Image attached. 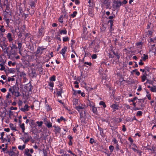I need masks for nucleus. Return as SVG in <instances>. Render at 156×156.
Listing matches in <instances>:
<instances>
[{
	"label": "nucleus",
	"instance_id": "nucleus-9",
	"mask_svg": "<svg viewBox=\"0 0 156 156\" xmlns=\"http://www.w3.org/2000/svg\"><path fill=\"white\" fill-rule=\"evenodd\" d=\"M29 106L27 105H26L23 108H22L20 109L23 112H25V111H28L29 110Z\"/></svg>",
	"mask_w": 156,
	"mask_h": 156
},
{
	"label": "nucleus",
	"instance_id": "nucleus-56",
	"mask_svg": "<svg viewBox=\"0 0 156 156\" xmlns=\"http://www.w3.org/2000/svg\"><path fill=\"white\" fill-rule=\"evenodd\" d=\"M23 104V102L21 100H19L18 101V105L19 106H21Z\"/></svg>",
	"mask_w": 156,
	"mask_h": 156
},
{
	"label": "nucleus",
	"instance_id": "nucleus-24",
	"mask_svg": "<svg viewBox=\"0 0 156 156\" xmlns=\"http://www.w3.org/2000/svg\"><path fill=\"white\" fill-rule=\"evenodd\" d=\"M67 32L66 29L64 30H61L59 31V34H67Z\"/></svg>",
	"mask_w": 156,
	"mask_h": 156
},
{
	"label": "nucleus",
	"instance_id": "nucleus-22",
	"mask_svg": "<svg viewBox=\"0 0 156 156\" xmlns=\"http://www.w3.org/2000/svg\"><path fill=\"white\" fill-rule=\"evenodd\" d=\"M10 47L11 48V50H12L13 49H17L18 48L15 44L13 43L12 44V46H10Z\"/></svg>",
	"mask_w": 156,
	"mask_h": 156
},
{
	"label": "nucleus",
	"instance_id": "nucleus-5",
	"mask_svg": "<svg viewBox=\"0 0 156 156\" xmlns=\"http://www.w3.org/2000/svg\"><path fill=\"white\" fill-rule=\"evenodd\" d=\"M75 108L81 115L83 114V111L84 109V107L80 106H76Z\"/></svg>",
	"mask_w": 156,
	"mask_h": 156
},
{
	"label": "nucleus",
	"instance_id": "nucleus-52",
	"mask_svg": "<svg viewBox=\"0 0 156 156\" xmlns=\"http://www.w3.org/2000/svg\"><path fill=\"white\" fill-rule=\"evenodd\" d=\"M112 142H114V143L115 144H118V141L115 138H114L112 140Z\"/></svg>",
	"mask_w": 156,
	"mask_h": 156
},
{
	"label": "nucleus",
	"instance_id": "nucleus-13",
	"mask_svg": "<svg viewBox=\"0 0 156 156\" xmlns=\"http://www.w3.org/2000/svg\"><path fill=\"white\" fill-rule=\"evenodd\" d=\"M45 124L48 128H50L52 127V124L50 121H45Z\"/></svg>",
	"mask_w": 156,
	"mask_h": 156
},
{
	"label": "nucleus",
	"instance_id": "nucleus-60",
	"mask_svg": "<svg viewBox=\"0 0 156 156\" xmlns=\"http://www.w3.org/2000/svg\"><path fill=\"white\" fill-rule=\"evenodd\" d=\"M41 51V49L40 48V47H38L37 48V54H39V53Z\"/></svg>",
	"mask_w": 156,
	"mask_h": 156
},
{
	"label": "nucleus",
	"instance_id": "nucleus-15",
	"mask_svg": "<svg viewBox=\"0 0 156 156\" xmlns=\"http://www.w3.org/2000/svg\"><path fill=\"white\" fill-rule=\"evenodd\" d=\"M100 48V46L98 44L96 45L95 47L94 48V52L96 53L99 51V49Z\"/></svg>",
	"mask_w": 156,
	"mask_h": 156
},
{
	"label": "nucleus",
	"instance_id": "nucleus-58",
	"mask_svg": "<svg viewBox=\"0 0 156 156\" xmlns=\"http://www.w3.org/2000/svg\"><path fill=\"white\" fill-rule=\"evenodd\" d=\"M84 64L87 65L89 66H91L92 65V63L90 62H84Z\"/></svg>",
	"mask_w": 156,
	"mask_h": 156
},
{
	"label": "nucleus",
	"instance_id": "nucleus-18",
	"mask_svg": "<svg viewBox=\"0 0 156 156\" xmlns=\"http://www.w3.org/2000/svg\"><path fill=\"white\" fill-rule=\"evenodd\" d=\"M27 136V138L25 140H24L23 142L24 143L26 144L27 142H29V140H30V138H31V136H30L28 134V135H26Z\"/></svg>",
	"mask_w": 156,
	"mask_h": 156
},
{
	"label": "nucleus",
	"instance_id": "nucleus-50",
	"mask_svg": "<svg viewBox=\"0 0 156 156\" xmlns=\"http://www.w3.org/2000/svg\"><path fill=\"white\" fill-rule=\"evenodd\" d=\"M5 22L6 24H7V26H9V19H5Z\"/></svg>",
	"mask_w": 156,
	"mask_h": 156
},
{
	"label": "nucleus",
	"instance_id": "nucleus-43",
	"mask_svg": "<svg viewBox=\"0 0 156 156\" xmlns=\"http://www.w3.org/2000/svg\"><path fill=\"white\" fill-rule=\"evenodd\" d=\"M77 11H74L73 13L71 15V16L73 18H74V17H75L76 15V14H77Z\"/></svg>",
	"mask_w": 156,
	"mask_h": 156
},
{
	"label": "nucleus",
	"instance_id": "nucleus-36",
	"mask_svg": "<svg viewBox=\"0 0 156 156\" xmlns=\"http://www.w3.org/2000/svg\"><path fill=\"white\" fill-rule=\"evenodd\" d=\"M143 112L141 111H138L136 114V116H141L142 115Z\"/></svg>",
	"mask_w": 156,
	"mask_h": 156
},
{
	"label": "nucleus",
	"instance_id": "nucleus-17",
	"mask_svg": "<svg viewBox=\"0 0 156 156\" xmlns=\"http://www.w3.org/2000/svg\"><path fill=\"white\" fill-rule=\"evenodd\" d=\"M139 100V103H140V105L141 107H143V103L144 102L145 98L142 99H138Z\"/></svg>",
	"mask_w": 156,
	"mask_h": 156
},
{
	"label": "nucleus",
	"instance_id": "nucleus-42",
	"mask_svg": "<svg viewBox=\"0 0 156 156\" xmlns=\"http://www.w3.org/2000/svg\"><path fill=\"white\" fill-rule=\"evenodd\" d=\"M36 123L38 125V126L41 127L42 126V124H43V122L42 121H37L36 122Z\"/></svg>",
	"mask_w": 156,
	"mask_h": 156
},
{
	"label": "nucleus",
	"instance_id": "nucleus-55",
	"mask_svg": "<svg viewBox=\"0 0 156 156\" xmlns=\"http://www.w3.org/2000/svg\"><path fill=\"white\" fill-rule=\"evenodd\" d=\"M54 83L53 82H50L48 83V85L52 87H54Z\"/></svg>",
	"mask_w": 156,
	"mask_h": 156
},
{
	"label": "nucleus",
	"instance_id": "nucleus-48",
	"mask_svg": "<svg viewBox=\"0 0 156 156\" xmlns=\"http://www.w3.org/2000/svg\"><path fill=\"white\" fill-rule=\"evenodd\" d=\"M89 5H88V6L89 7H93L94 6V4L93 2V1L92 2L90 3H89Z\"/></svg>",
	"mask_w": 156,
	"mask_h": 156
},
{
	"label": "nucleus",
	"instance_id": "nucleus-39",
	"mask_svg": "<svg viewBox=\"0 0 156 156\" xmlns=\"http://www.w3.org/2000/svg\"><path fill=\"white\" fill-rule=\"evenodd\" d=\"M62 120L65 121V119L62 116H61L60 119H58L57 122H58L60 123V122L61 121H62Z\"/></svg>",
	"mask_w": 156,
	"mask_h": 156
},
{
	"label": "nucleus",
	"instance_id": "nucleus-32",
	"mask_svg": "<svg viewBox=\"0 0 156 156\" xmlns=\"http://www.w3.org/2000/svg\"><path fill=\"white\" fill-rule=\"evenodd\" d=\"M18 47L17 48L19 49V51H20L21 48H22V44L21 42H18L17 43Z\"/></svg>",
	"mask_w": 156,
	"mask_h": 156
},
{
	"label": "nucleus",
	"instance_id": "nucleus-62",
	"mask_svg": "<svg viewBox=\"0 0 156 156\" xmlns=\"http://www.w3.org/2000/svg\"><path fill=\"white\" fill-rule=\"evenodd\" d=\"M1 91L2 92L5 93L6 91V89L5 88H3L0 89Z\"/></svg>",
	"mask_w": 156,
	"mask_h": 156
},
{
	"label": "nucleus",
	"instance_id": "nucleus-29",
	"mask_svg": "<svg viewBox=\"0 0 156 156\" xmlns=\"http://www.w3.org/2000/svg\"><path fill=\"white\" fill-rule=\"evenodd\" d=\"M92 110L94 113H96L97 112V108L96 107H95L94 106H93L91 107Z\"/></svg>",
	"mask_w": 156,
	"mask_h": 156
},
{
	"label": "nucleus",
	"instance_id": "nucleus-4",
	"mask_svg": "<svg viewBox=\"0 0 156 156\" xmlns=\"http://www.w3.org/2000/svg\"><path fill=\"white\" fill-rule=\"evenodd\" d=\"M2 48V50L3 51L4 53L5 54H6L8 55H13L14 53L12 52V51H10L9 52H8V50L9 49V47H6L5 48H4L2 47V46H1Z\"/></svg>",
	"mask_w": 156,
	"mask_h": 156
},
{
	"label": "nucleus",
	"instance_id": "nucleus-53",
	"mask_svg": "<svg viewBox=\"0 0 156 156\" xmlns=\"http://www.w3.org/2000/svg\"><path fill=\"white\" fill-rule=\"evenodd\" d=\"M97 55L95 54H93L91 56V58L93 59H95L97 58Z\"/></svg>",
	"mask_w": 156,
	"mask_h": 156
},
{
	"label": "nucleus",
	"instance_id": "nucleus-63",
	"mask_svg": "<svg viewBox=\"0 0 156 156\" xmlns=\"http://www.w3.org/2000/svg\"><path fill=\"white\" fill-rule=\"evenodd\" d=\"M17 107H14L13 106H11L10 108V109L11 110H17Z\"/></svg>",
	"mask_w": 156,
	"mask_h": 156
},
{
	"label": "nucleus",
	"instance_id": "nucleus-59",
	"mask_svg": "<svg viewBox=\"0 0 156 156\" xmlns=\"http://www.w3.org/2000/svg\"><path fill=\"white\" fill-rule=\"evenodd\" d=\"M30 124L33 126H34L35 125V122L34 121V120H32L30 122Z\"/></svg>",
	"mask_w": 156,
	"mask_h": 156
},
{
	"label": "nucleus",
	"instance_id": "nucleus-64",
	"mask_svg": "<svg viewBox=\"0 0 156 156\" xmlns=\"http://www.w3.org/2000/svg\"><path fill=\"white\" fill-rule=\"evenodd\" d=\"M68 138L69 140L70 141H71V140L73 139V137L72 136L69 135L68 136Z\"/></svg>",
	"mask_w": 156,
	"mask_h": 156
},
{
	"label": "nucleus",
	"instance_id": "nucleus-34",
	"mask_svg": "<svg viewBox=\"0 0 156 156\" xmlns=\"http://www.w3.org/2000/svg\"><path fill=\"white\" fill-rule=\"evenodd\" d=\"M78 100L77 99H74L73 100V105H76L78 104Z\"/></svg>",
	"mask_w": 156,
	"mask_h": 156
},
{
	"label": "nucleus",
	"instance_id": "nucleus-16",
	"mask_svg": "<svg viewBox=\"0 0 156 156\" xmlns=\"http://www.w3.org/2000/svg\"><path fill=\"white\" fill-rule=\"evenodd\" d=\"M38 36H43L44 34H43V29L41 28L38 31Z\"/></svg>",
	"mask_w": 156,
	"mask_h": 156
},
{
	"label": "nucleus",
	"instance_id": "nucleus-8",
	"mask_svg": "<svg viewBox=\"0 0 156 156\" xmlns=\"http://www.w3.org/2000/svg\"><path fill=\"white\" fill-rule=\"evenodd\" d=\"M113 18L114 16H110L108 17V18L110 19V20L108 21V22L110 23V27L111 29H112V27L113 25V20H112V19Z\"/></svg>",
	"mask_w": 156,
	"mask_h": 156
},
{
	"label": "nucleus",
	"instance_id": "nucleus-31",
	"mask_svg": "<svg viewBox=\"0 0 156 156\" xmlns=\"http://www.w3.org/2000/svg\"><path fill=\"white\" fill-rule=\"evenodd\" d=\"M143 56H144L143 57H142V58L143 60L145 61L146 59L148 58V55H147L144 54L143 55Z\"/></svg>",
	"mask_w": 156,
	"mask_h": 156
},
{
	"label": "nucleus",
	"instance_id": "nucleus-10",
	"mask_svg": "<svg viewBox=\"0 0 156 156\" xmlns=\"http://www.w3.org/2000/svg\"><path fill=\"white\" fill-rule=\"evenodd\" d=\"M29 152V150L28 149H25L24 151V155L25 156H32Z\"/></svg>",
	"mask_w": 156,
	"mask_h": 156
},
{
	"label": "nucleus",
	"instance_id": "nucleus-40",
	"mask_svg": "<svg viewBox=\"0 0 156 156\" xmlns=\"http://www.w3.org/2000/svg\"><path fill=\"white\" fill-rule=\"evenodd\" d=\"M62 89H60V90H59L57 91V94L58 96H61V94L62 93Z\"/></svg>",
	"mask_w": 156,
	"mask_h": 156
},
{
	"label": "nucleus",
	"instance_id": "nucleus-2",
	"mask_svg": "<svg viewBox=\"0 0 156 156\" xmlns=\"http://www.w3.org/2000/svg\"><path fill=\"white\" fill-rule=\"evenodd\" d=\"M122 5V2L120 1H114L113 2L112 7L115 9H119L120 6Z\"/></svg>",
	"mask_w": 156,
	"mask_h": 156
},
{
	"label": "nucleus",
	"instance_id": "nucleus-45",
	"mask_svg": "<svg viewBox=\"0 0 156 156\" xmlns=\"http://www.w3.org/2000/svg\"><path fill=\"white\" fill-rule=\"evenodd\" d=\"M61 130V128L59 126H57L55 129V130L57 133H60Z\"/></svg>",
	"mask_w": 156,
	"mask_h": 156
},
{
	"label": "nucleus",
	"instance_id": "nucleus-25",
	"mask_svg": "<svg viewBox=\"0 0 156 156\" xmlns=\"http://www.w3.org/2000/svg\"><path fill=\"white\" fill-rule=\"evenodd\" d=\"M142 78V82H144L147 79V75L146 73L141 76Z\"/></svg>",
	"mask_w": 156,
	"mask_h": 156
},
{
	"label": "nucleus",
	"instance_id": "nucleus-6",
	"mask_svg": "<svg viewBox=\"0 0 156 156\" xmlns=\"http://www.w3.org/2000/svg\"><path fill=\"white\" fill-rule=\"evenodd\" d=\"M110 107L113 110V112H115L116 110L119 109V105L116 104H113Z\"/></svg>",
	"mask_w": 156,
	"mask_h": 156
},
{
	"label": "nucleus",
	"instance_id": "nucleus-19",
	"mask_svg": "<svg viewBox=\"0 0 156 156\" xmlns=\"http://www.w3.org/2000/svg\"><path fill=\"white\" fill-rule=\"evenodd\" d=\"M80 120H81V121L82 122L85 123V118H84L83 116V114H80Z\"/></svg>",
	"mask_w": 156,
	"mask_h": 156
},
{
	"label": "nucleus",
	"instance_id": "nucleus-47",
	"mask_svg": "<svg viewBox=\"0 0 156 156\" xmlns=\"http://www.w3.org/2000/svg\"><path fill=\"white\" fill-rule=\"evenodd\" d=\"M114 147L112 145H111V146H109V149L110 150V151L111 152H112L114 150Z\"/></svg>",
	"mask_w": 156,
	"mask_h": 156
},
{
	"label": "nucleus",
	"instance_id": "nucleus-26",
	"mask_svg": "<svg viewBox=\"0 0 156 156\" xmlns=\"http://www.w3.org/2000/svg\"><path fill=\"white\" fill-rule=\"evenodd\" d=\"M88 15L91 17H93L94 16V14L93 13V11L92 10V9H91L89 10Z\"/></svg>",
	"mask_w": 156,
	"mask_h": 156
},
{
	"label": "nucleus",
	"instance_id": "nucleus-12",
	"mask_svg": "<svg viewBox=\"0 0 156 156\" xmlns=\"http://www.w3.org/2000/svg\"><path fill=\"white\" fill-rule=\"evenodd\" d=\"M20 126L23 132L24 133V134L25 135H28V133H25L24 132V131L25 130V127L24 123H22L20 125Z\"/></svg>",
	"mask_w": 156,
	"mask_h": 156
},
{
	"label": "nucleus",
	"instance_id": "nucleus-30",
	"mask_svg": "<svg viewBox=\"0 0 156 156\" xmlns=\"http://www.w3.org/2000/svg\"><path fill=\"white\" fill-rule=\"evenodd\" d=\"M29 5L31 6V7L34 8L35 7V3L33 1H31L30 2Z\"/></svg>",
	"mask_w": 156,
	"mask_h": 156
},
{
	"label": "nucleus",
	"instance_id": "nucleus-41",
	"mask_svg": "<svg viewBox=\"0 0 156 156\" xmlns=\"http://www.w3.org/2000/svg\"><path fill=\"white\" fill-rule=\"evenodd\" d=\"M51 81H55V76L54 75L53 76H52L50 77L49 78Z\"/></svg>",
	"mask_w": 156,
	"mask_h": 156
},
{
	"label": "nucleus",
	"instance_id": "nucleus-28",
	"mask_svg": "<svg viewBox=\"0 0 156 156\" xmlns=\"http://www.w3.org/2000/svg\"><path fill=\"white\" fill-rule=\"evenodd\" d=\"M9 126H10V127L12 130H14L15 131L16 130V127L14 126L13 124H10Z\"/></svg>",
	"mask_w": 156,
	"mask_h": 156
},
{
	"label": "nucleus",
	"instance_id": "nucleus-35",
	"mask_svg": "<svg viewBox=\"0 0 156 156\" xmlns=\"http://www.w3.org/2000/svg\"><path fill=\"white\" fill-rule=\"evenodd\" d=\"M26 147L25 144H23L22 146H19L18 147V148L20 150H23Z\"/></svg>",
	"mask_w": 156,
	"mask_h": 156
},
{
	"label": "nucleus",
	"instance_id": "nucleus-11",
	"mask_svg": "<svg viewBox=\"0 0 156 156\" xmlns=\"http://www.w3.org/2000/svg\"><path fill=\"white\" fill-rule=\"evenodd\" d=\"M67 48L65 47L63 48H62L61 50L60 51L59 53L61 54L64 57V54L67 51Z\"/></svg>",
	"mask_w": 156,
	"mask_h": 156
},
{
	"label": "nucleus",
	"instance_id": "nucleus-20",
	"mask_svg": "<svg viewBox=\"0 0 156 156\" xmlns=\"http://www.w3.org/2000/svg\"><path fill=\"white\" fill-rule=\"evenodd\" d=\"M87 103L88 105L91 107L94 106V103L92 101H91L89 100H88V102Z\"/></svg>",
	"mask_w": 156,
	"mask_h": 156
},
{
	"label": "nucleus",
	"instance_id": "nucleus-57",
	"mask_svg": "<svg viewBox=\"0 0 156 156\" xmlns=\"http://www.w3.org/2000/svg\"><path fill=\"white\" fill-rule=\"evenodd\" d=\"M137 99V98L136 97H135L133 99L130 100L129 102H134V101Z\"/></svg>",
	"mask_w": 156,
	"mask_h": 156
},
{
	"label": "nucleus",
	"instance_id": "nucleus-38",
	"mask_svg": "<svg viewBox=\"0 0 156 156\" xmlns=\"http://www.w3.org/2000/svg\"><path fill=\"white\" fill-rule=\"evenodd\" d=\"M18 72H19V74L20 76V77H22L23 76H26V74L23 72H20L19 71Z\"/></svg>",
	"mask_w": 156,
	"mask_h": 156
},
{
	"label": "nucleus",
	"instance_id": "nucleus-7",
	"mask_svg": "<svg viewBox=\"0 0 156 156\" xmlns=\"http://www.w3.org/2000/svg\"><path fill=\"white\" fill-rule=\"evenodd\" d=\"M6 37L9 42H11L13 40L11 33H8L7 34Z\"/></svg>",
	"mask_w": 156,
	"mask_h": 156
},
{
	"label": "nucleus",
	"instance_id": "nucleus-3",
	"mask_svg": "<svg viewBox=\"0 0 156 156\" xmlns=\"http://www.w3.org/2000/svg\"><path fill=\"white\" fill-rule=\"evenodd\" d=\"M5 153L8 154L9 156H18L19 151L18 150H16L15 151L12 150L7 151Z\"/></svg>",
	"mask_w": 156,
	"mask_h": 156
},
{
	"label": "nucleus",
	"instance_id": "nucleus-27",
	"mask_svg": "<svg viewBox=\"0 0 156 156\" xmlns=\"http://www.w3.org/2000/svg\"><path fill=\"white\" fill-rule=\"evenodd\" d=\"M0 31L2 33H4L5 30L4 28V26L3 25H0Z\"/></svg>",
	"mask_w": 156,
	"mask_h": 156
},
{
	"label": "nucleus",
	"instance_id": "nucleus-14",
	"mask_svg": "<svg viewBox=\"0 0 156 156\" xmlns=\"http://www.w3.org/2000/svg\"><path fill=\"white\" fill-rule=\"evenodd\" d=\"M11 96L10 94L9 93H8L6 96V100L8 102H11V100H10V99L11 98Z\"/></svg>",
	"mask_w": 156,
	"mask_h": 156
},
{
	"label": "nucleus",
	"instance_id": "nucleus-33",
	"mask_svg": "<svg viewBox=\"0 0 156 156\" xmlns=\"http://www.w3.org/2000/svg\"><path fill=\"white\" fill-rule=\"evenodd\" d=\"M0 66L1 67L0 70H4L5 69V67L4 66V63H2L0 64Z\"/></svg>",
	"mask_w": 156,
	"mask_h": 156
},
{
	"label": "nucleus",
	"instance_id": "nucleus-46",
	"mask_svg": "<svg viewBox=\"0 0 156 156\" xmlns=\"http://www.w3.org/2000/svg\"><path fill=\"white\" fill-rule=\"evenodd\" d=\"M69 40V38L68 37H64L63 38V41L64 42L68 41Z\"/></svg>",
	"mask_w": 156,
	"mask_h": 156
},
{
	"label": "nucleus",
	"instance_id": "nucleus-54",
	"mask_svg": "<svg viewBox=\"0 0 156 156\" xmlns=\"http://www.w3.org/2000/svg\"><path fill=\"white\" fill-rule=\"evenodd\" d=\"M126 130V128L125 126V125H122V130L123 132H125Z\"/></svg>",
	"mask_w": 156,
	"mask_h": 156
},
{
	"label": "nucleus",
	"instance_id": "nucleus-49",
	"mask_svg": "<svg viewBox=\"0 0 156 156\" xmlns=\"http://www.w3.org/2000/svg\"><path fill=\"white\" fill-rule=\"evenodd\" d=\"M152 33L153 32L151 30H148L147 35L148 36H150L151 37L152 36Z\"/></svg>",
	"mask_w": 156,
	"mask_h": 156
},
{
	"label": "nucleus",
	"instance_id": "nucleus-61",
	"mask_svg": "<svg viewBox=\"0 0 156 156\" xmlns=\"http://www.w3.org/2000/svg\"><path fill=\"white\" fill-rule=\"evenodd\" d=\"M94 140L92 138H91L90 140V143L91 144H92L94 142Z\"/></svg>",
	"mask_w": 156,
	"mask_h": 156
},
{
	"label": "nucleus",
	"instance_id": "nucleus-23",
	"mask_svg": "<svg viewBox=\"0 0 156 156\" xmlns=\"http://www.w3.org/2000/svg\"><path fill=\"white\" fill-rule=\"evenodd\" d=\"M150 90L152 92H156V86H153L152 87H151Z\"/></svg>",
	"mask_w": 156,
	"mask_h": 156
},
{
	"label": "nucleus",
	"instance_id": "nucleus-51",
	"mask_svg": "<svg viewBox=\"0 0 156 156\" xmlns=\"http://www.w3.org/2000/svg\"><path fill=\"white\" fill-rule=\"evenodd\" d=\"M60 153L62 154L61 156H64V154H66V153H65V151L63 150H61L60 151Z\"/></svg>",
	"mask_w": 156,
	"mask_h": 156
},
{
	"label": "nucleus",
	"instance_id": "nucleus-44",
	"mask_svg": "<svg viewBox=\"0 0 156 156\" xmlns=\"http://www.w3.org/2000/svg\"><path fill=\"white\" fill-rule=\"evenodd\" d=\"M63 16L62 15L61 16H60V17L59 18L58 20L61 23H63Z\"/></svg>",
	"mask_w": 156,
	"mask_h": 156
},
{
	"label": "nucleus",
	"instance_id": "nucleus-37",
	"mask_svg": "<svg viewBox=\"0 0 156 156\" xmlns=\"http://www.w3.org/2000/svg\"><path fill=\"white\" fill-rule=\"evenodd\" d=\"M99 105H102L103 108H105L106 107V106L105 104V102L103 101H100V102L99 103Z\"/></svg>",
	"mask_w": 156,
	"mask_h": 156
},
{
	"label": "nucleus",
	"instance_id": "nucleus-1",
	"mask_svg": "<svg viewBox=\"0 0 156 156\" xmlns=\"http://www.w3.org/2000/svg\"><path fill=\"white\" fill-rule=\"evenodd\" d=\"M19 88L18 85H15L9 88V91L10 92L12 95L17 98L21 95V94L19 92Z\"/></svg>",
	"mask_w": 156,
	"mask_h": 156
},
{
	"label": "nucleus",
	"instance_id": "nucleus-21",
	"mask_svg": "<svg viewBox=\"0 0 156 156\" xmlns=\"http://www.w3.org/2000/svg\"><path fill=\"white\" fill-rule=\"evenodd\" d=\"M31 76L32 77H36L37 74L35 70H32L31 73Z\"/></svg>",
	"mask_w": 156,
	"mask_h": 156
}]
</instances>
